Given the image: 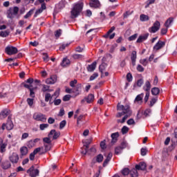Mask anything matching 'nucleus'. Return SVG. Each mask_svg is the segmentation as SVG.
<instances>
[{
  "mask_svg": "<svg viewBox=\"0 0 177 177\" xmlns=\"http://www.w3.org/2000/svg\"><path fill=\"white\" fill-rule=\"evenodd\" d=\"M60 136V133L59 131H56V130L53 129L48 133V138H53V140L57 139Z\"/></svg>",
  "mask_w": 177,
  "mask_h": 177,
  "instance_id": "nucleus-10",
  "label": "nucleus"
},
{
  "mask_svg": "<svg viewBox=\"0 0 177 177\" xmlns=\"http://www.w3.org/2000/svg\"><path fill=\"white\" fill-rule=\"evenodd\" d=\"M96 62H93L92 64L88 65V66L87 67V70L88 71H90L91 73H92V71H93L95 68H96Z\"/></svg>",
  "mask_w": 177,
  "mask_h": 177,
  "instance_id": "nucleus-26",
  "label": "nucleus"
},
{
  "mask_svg": "<svg viewBox=\"0 0 177 177\" xmlns=\"http://www.w3.org/2000/svg\"><path fill=\"white\" fill-rule=\"evenodd\" d=\"M112 157H113V153H109L108 154V156H106V158L105 159V160L103 162V167H106L107 165V164H109V162H110Z\"/></svg>",
  "mask_w": 177,
  "mask_h": 177,
  "instance_id": "nucleus-23",
  "label": "nucleus"
},
{
  "mask_svg": "<svg viewBox=\"0 0 177 177\" xmlns=\"http://www.w3.org/2000/svg\"><path fill=\"white\" fill-rule=\"evenodd\" d=\"M118 136H120V133L118 132L113 133L111 136V143H115L118 139Z\"/></svg>",
  "mask_w": 177,
  "mask_h": 177,
  "instance_id": "nucleus-22",
  "label": "nucleus"
},
{
  "mask_svg": "<svg viewBox=\"0 0 177 177\" xmlns=\"http://www.w3.org/2000/svg\"><path fill=\"white\" fill-rule=\"evenodd\" d=\"M165 46V42L162 41H158L156 45L153 46V52H157V50H160V49H162Z\"/></svg>",
  "mask_w": 177,
  "mask_h": 177,
  "instance_id": "nucleus-9",
  "label": "nucleus"
},
{
  "mask_svg": "<svg viewBox=\"0 0 177 177\" xmlns=\"http://www.w3.org/2000/svg\"><path fill=\"white\" fill-rule=\"evenodd\" d=\"M27 146H28V147H29V149H31V148L34 147V146H35V145L34 144V142L32 141V140H31L29 142H28Z\"/></svg>",
  "mask_w": 177,
  "mask_h": 177,
  "instance_id": "nucleus-54",
  "label": "nucleus"
},
{
  "mask_svg": "<svg viewBox=\"0 0 177 177\" xmlns=\"http://www.w3.org/2000/svg\"><path fill=\"white\" fill-rule=\"evenodd\" d=\"M27 174H28L30 177L39 176V170L34 168V166H32L29 169L27 170Z\"/></svg>",
  "mask_w": 177,
  "mask_h": 177,
  "instance_id": "nucleus-5",
  "label": "nucleus"
},
{
  "mask_svg": "<svg viewBox=\"0 0 177 177\" xmlns=\"http://www.w3.org/2000/svg\"><path fill=\"white\" fill-rule=\"evenodd\" d=\"M3 169H8L10 168V163L9 162H6L3 164Z\"/></svg>",
  "mask_w": 177,
  "mask_h": 177,
  "instance_id": "nucleus-49",
  "label": "nucleus"
},
{
  "mask_svg": "<svg viewBox=\"0 0 177 177\" xmlns=\"http://www.w3.org/2000/svg\"><path fill=\"white\" fill-rule=\"evenodd\" d=\"M133 77H132V74L131 73H127V80L129 82H131L132 80Z\"/></svg>",
  "mask_w": 177,
  "mask_h": 177,
  "instance_id": "nucleus-57",
  "label": "nucleus"
},
{
  "mask_svg": "<svg viewBox=\"0 0 177 177\" xmlns=\"http://www.w3.org/2000/svg\"><path fill=\"white\" fill-rule=\"evenodd\" d=\"M174 24V17H169L167 19L165 23V27L166 28H169L171 26Z\"/></svg>",
  "mask_w": 177,
  "mask_h": 177,
  "instance_id": "nucleus-18",
  "label": "nucleus"
},
{
  "mask_svg": "<svg viewBox=\"0 0 177 177\" xmlns=\"http://www.w3.org/2000/svg\"><path fill=\"white\" fill-rule=\"evenodd\" d=\"M107 67V64L105 63H102L100 66H99V70L100 73H104V71L106 70V68Z\"/></svg>",
  "mask_w": 177,
  "mask_h": 177,
  "instance_id": "nucleus-36",
  "label": "nucleus"
},
{
  "mask_svg": "<svg viewBox=\"0 0 177 177\" xmlns=\"http://www.w3.org/2000/svg\"><path fill=\"white\" fill-rule=\"evenodd\" d=\"M150 18L149 17V15H146L145 14H142L140 15V21H149Z\"/></svg>",
  "mask_w": 177,
  "mask_h": 177,
  "instance_id": "nucleus-25",
  "label": "nucleus"
},
{
  "mask_svg": "<svg viewBox=\"0 0 177 177\" xmlns=\"http://www.w3.org/2000/svg\"><path fill=\"white\" fill-rule=\"evenodd\" d=\"M117 110L119 111H122V112H119L116 114L117 118H120V117H122L124 114H129L131 115L132 112L131 111V109H129V105H122L121 103H118L117 105Z\"/></svg>",
  "mask_w": 177,
  "mask_h": 177,
  "instance_id": "nucleus-2",
  "label": "nucleus"
},
{
  "mask_svg": "<svg viewBox=\"0 0 177 177\" xmlns=\"http://www.w3.org/2000/svg\"><path fill=\"white\" fill-rule=\"evenodd\" d=\"M136 57H137L136 51H132L131 59V64L133 66H136Z\"/></svg>",
  "mask_w": 177,
  "mask_h": 177,
  "instance_id": "nucleus-20",
  "label": "nucleus"
},
{
  "mask_svg": "<svg viewBox=\"0 0 177 177\" xmlns=\"http://www.w3.org/2000/svg\"><path fill=\"white\" fill-rule=\"evenodd\" d=\"M21 156H26L28 153V149L26 147H22L20 149Z\"/></svg>",
  "mask_w": 177,
  "mask_h": 177,
  "instance_id": "nucleus-31",
  "label": "nucleus"
},
{
  "mask_svg": "<svg viewBox=\"0 0 177 177\" xmlns=\"http://www.w3.org/2000/svg\"><path fill=\"white\" fill-rule=\"evenodd\" d=\"M27 102H28V104L31 106H32V104H34V99L28 98L27 99Z\"/></svg>",
  "mask_w": 177,
  "mask_h": 177,
  "instance_id": "nucleus-59",
  "label": "nucleus"
},
{
  "mask_svg": "<svg viewBox=\"0 0 177 177\" xmlns=\"http://www.w3.org/2000/svg\"><path fill=\"white\" fill-rule=\"evenodd\" d=\"M138 38V33H136L131 36H130L128 39L129 41H135Z\"/></svg>",
  "mask_w": 177,
  "mask_h": 177,
  "instance_id": "nucleus-53",
  "label": "nucleus"
},
{
  "mask_svg": "<svg viewBox=\"0 0 177 177\" xmlns=\"http://www.w3.org/2000/svg\"><path fill=\"white\" fill-rule=\"evenodd\" d=\"M43 88H41L42 92H52V89H50V86L48 85L43 84Z\"/></svg>",
  "mask_w": 177,
  "mask_h": 177,
  "instance_id": "nucleus-35",
  "label": "nucleus"
},
{
  "mask_svg": "<svg viewBox=\"0 0 177 177\" xmlns=\"http://www.w3.org/2000/svg\"><path fill=\"white\" fill-rule=\"evenodd\" d=\"M129 131V128H128V127L127 126H124L122 128V133L123 135H125V133H128V131Z\"/></svg>",
  "mask_w": 177,
  "mask_h": 177,
  "instance_id": "nucleus-45",
  "label": "nucleus"
},
{
  "mask_svg": "<svg viewBox=\"0 0 177 177\" xmlns=\"http://www.w3.org/2000/svg\"><path fill=\"white\" fill-rule=\"evenodd\" d=\"M9 35V32L8 30L1 31L0 33V37H3V38L8 37Z\"/></svg>",
  "mask_w": 177,
  "mask_h": 177,
  "instance_id": "nucleus-46",
  "label": "nucleus"
},
{
  "mask_svg": "<svg viewBox=\"0 0 177 177\" xmlns=\"http://www.w3.org/2000/svg\"><path fill=\"white\" fill-rule=\"evenodd\" d=\"M81 84H79L75 87V96H78L80 93H81V88H82Z\"/></svg>",
  "mask_w": 177,
  "mask_h": 177,
  "instance_id": "nucleus-34",
  "label": "nucleus"
},
{
  "mask_svg": "<svg viewBox=\"0 0 177 177\" xmlns=\"http://www.w3.org/2000/svg\"><path fill=\"white\" fill-rule=\"evenodd\" d=\"M128 146V143L127 142H122L120 146V149L122 150H124V149H126V147Z\"/></svg>",
  "mask_w": 177,
  "mask_h": 177,
  "instance_id": "nucleus-55",
  "label": "nucleus"
},
{
  "mask_svg": "<svg viewBox=\"0 0 177 177\" xmlns=\"http://www.w3.org/2000/svg\"><path fill=\"white\" fill-rule=\"evenodd\" d=\"M46 9V4H45V3H43L41 4V8L36 10V12H35L34 17H37V16L38 15H41V13H42L44 12V10H45Z\"/></svg>",
  "mask_w": 177,
  "mask_h": 177,
  "instance_id": "nucleus-15",
  "label": "nucleus"
},
{
  "mask_svg": "<svg viewBox=\"0 0 177 177\" xmlns=\"http://www.w3.org/2000/svg\"><path fill=\"white\" fill-rule=\"evenodd\" d=\"M0 151L1 153H5L6 151V144H2V140L0 141Z\"/></svg>",
  "mask_w": 177,
  "mask_h": 177,
  "instance_id": "nucleus-32",
  "label": "nucleus"
},
{
  "mask_svg": "<svg viewBox=\"0 0 177 177\" xmlns=\"http://www.w3.org/2000/svg\"><path fill=\"white\" fill-rule=\"evenodd\" d=\"M66 124H67V122H66V120H62L59 123V129H63V128L66 127Z\"/></svg>",
  "mask_w": 177,
  "mask_h": 177,
  "instance_id": "nucleus-52",
  "label": "nucleus"
},
{
  "mask_svg": "<svg viewBox=\"0 0 177 177\" xmlns=\"http://www.w3.org/2000/svg\"><path fill=\"white\" fill-rule=\"evenodd\" d=\"M17 13H19V7L15 6L13 8H10L7 11V17L8 19H14L15 16H17Z\"/></svg>",
  "mask_w": 177,
  "mask_h": 177,
  "instance_id": "nucleus-3",
  "label": "nucleus"
},
{
  "mask_svg": "<svg viewBox=\"0 0 177 177\" xmlns=\"http://www.w3.org/2000/svg\"><path fill=\"white\" fill-rule=\"evenodd\" d=\"M96 161H97V162H102V161H103V155L99 154L96 157Z\"/></svg>",
  "mask_w": 177,
  "mask_h": 177,
  "instance_id": "nucleus-51",
  "label": "nucleus"
},
{
  "mask_svg": "<svg viewBox=\"0 0 177 177\" xmlns=\"http://www.w3.org/2000/svg\"><path fill=\"white\" fill-rule=\"evenodd\" d=\"M70 99H71V95H66L63 97L64 102H68V100H70Z\"/></svg>",
  "mask_w": 177,
  "mask_h": 177,
  "instance_id": "nucleus-63",
  "label": "nucleus"
},
{
  "mask_svg": "<svg viewBox=\"0 0 177 177\" xmlns=\"http://www.w3.org/2000/svg\"><path fill=\"white\" fill-rule=\"evenodd\" d=\"M5 52L9 56H12L13 55H16V53L19 52V50H17V48L15 46H8L5 49Z\"/></svg>",
  "mask_w": 177,
  "mask_h": 177,
  "instance_id": "nucleus-4",
  "label": "nucleus"
},
{
  "mask_svg": "<svg viewBox=\"0 0 177 177\" xmlns=\"http://www.w3.org/2000/svg\"><path fill=\"white\" fill-rule=\"evenodd\" d=\"M10 160L13 164L17 163V162L19 161V155H17V153H13L12 155L10 156Z\"/></svg>",
  "mask_w": 177,
  "mask_h": 177,
  "instance_id": "nucleus-16",
  "label": "nucleus"
},
{
  "mask_svg": "<svg viewBox=\"0 0 177 177\" xmlns=\"http://www.w3.org/2000/svg\"><path fill=\"white\" fill-rule=\"evenodd\" d=\"M82 9H84V3H77L73 5L71 10V19H76L80 15H81V12H82Z\"/></svg>",
  "mask_w": 177,
  "mask_h": 177,
  "instance_id": "nucleus-1",
  "label": "nucleus"
},
{
  "mask_svg": "<svg viewBox=\"0 0 177 177\" xmlns=\"http://www.w3.org/2000/svg\"><path fill=\"white\" fill-rule=\"evenodd\" d=\"M156 102H157V98H152L149 102L150 107H153Z\"/></svg>",
  "mask_w": 177,
  "mask_h": 177,
  "instance_id": "nucleus-50",
  "label": "nucleus"
},
{
  "mask_svg": "<svg viewBox=\"0 0 177 177\" xmlns=\"http://www.w3.org/2000/svg\"><path fill=\"white\" fill-rule=\"evenodd\" d=\"M32 13H34V9H31L28 12L26 13V15H24V19H28V17H31Z\"/></svg>",
  "mask_w": 177,
  "mask_h": 177,
  "instance_id": "nucleus-38",
  "label": "nucleus"
},
{
  "mask_svg": "<svg viewBox=\"0 0 177 177\" xmlns=\"http://www.w3.org/2000/svg\"><path fill=\"white\" fill-rule=\"evenodd\" d=\"M122 153V149L120 147L115 148V154L118 156V154H121Z\"/></svg>",
  "mask_w": 177,
  "mask_h": 177,
  "instance_id": "nucleus-44",
  "label": "nucleus"
},
{
  "mask_svg": "<svg viewBox=\"0 0 177 177\" xmlns=\"http://www.w3.org/2000/svg\"><path fill=\"white\" fill-rule=\"evenodd\" d=\"M51 139H52V138H50V137L48 136V137L44 138L43 139V141L44 142V143H46V145H48V144L52 143Z\"/></svg>",
  "mask_w": 177,
  "mask_h": 177,
  "instance_id": "nucleus-41",
  "label": "nucleus"
},
{
  "mask_svg": "<svg viewBox=\"0 0 177 177\" xmlns=\"http://www.w3.org/2000/svg\"><path fill=\"white\" fill-rule=\"evenodd\" d=\"M160 93V88L158 87H153L151 89V94L153 95V96H157Z\"/></svg>",
  "mask_w": 177,
  "mask_h": 177,
  "instance_id": "nucleus-30",
  "label": "nucleus"
},
{
  "mask_svg": "<svg viewBox=\"0 0 177 177\" xmlns=\"http://www.w3.org/2000/svg\"><path fill=\"white\" fill-rule=\"evenodd\" d=\"M82 120H84V115H81L77 119V124L80 125V124H81V121H82Z\"/></svg>",
  "mask_w": 177,
  "mask_h": 177,
  "instance_id": "nucleus-56",
  "label": "nucleus"
},
{
  "mask_svg": "<svg viewBox=\"0 0 177 177\" xmlns=\"http://www.w3.org/2000/svg\"><path fill=\"white\" fill-rule=\"evenodd\" d=\"M6 127V129L8 131H11V129H13V122H12V119L10 118V116L8 117V120L7 121V123L3 124L1 129L3 131H5V128Z\"/></svg>",
  "mask_w": 177,
  "mask_h": 177,
  "instance_id": "nucleus-6",
  "label": "nucleus"
},
{
  "mask_svg": "<svg viewBox=\"0 0 177 177\" xmlns=\"http://www.w3.org/2000/svg\"><path fill=\"white\" fill-rule=\"evenodd\" d=\"M44 147H45V151L44 153H46V151H49L52 147V144H44Z\"/></svg>",
  "mask_w": 177,
  "mask_h": 177,
  "instance_id": "nucleus-40",
  "label": "nucleus"
},
{
  "mask_svg": "<svg viewBox=\"0 0 177 177\" xmlns=\"http://www.w3.org/2000/svg\"><path fill=\"white\" fill-rule=\"evenodd\" d=\"M60 35H62V30H56L55 32V36L56 37V38H59V37H60Z\"/></svg>",
  "mask_w": 177,
  "mask_h": 177,
  "instance_id": "nucleus-61",
  "label": "nucleus"
},
{
  "mask_svg": "<svg viewBox=\"0 0 177 177\" xmlns=\"http://www.w3.org/2000/svg\"><path fill=\"white\" fill-rule=\"evenodd\" d=\"M149 38V33H145L144 35H140L136 41L138 44H140L143 42V41H146Z\"/></svg>",
  "mask_w": 177,
  "mask_h": 177,
  "instance_id": "nucleus-13",
  "label": "nucleus"
},
{
  "mask_svg": "<svg viewBox=\"0 0 177 177\" xmlns=\"http://www.w3.org/2000/svg\"><path fill=\"white\" fill-rule=\"evenodd\" d=\"M43 59L44 62H49V55H48V53H43Z\"/></svg>",
  "mask_w": 177,
  "mask_h": 177,
  "instance_id": "nucleus-58",
  "label": "nucleus"
},
{
  "mask_svg": "<svg viewBox=\"0 0 177 177\" xmlns=\"http://www.w3.org/2000/svg\"><path fill=\"white\" fill-rule=\"evenodd\" d=\"M49 127L48 124H41L39 125V128L41 131H45V129H46V128H48Z\"/></svg>",
  "mask_w": 177,
  "mask_h": 177,
  "instance_id": "nucleus-43",
  "label": "nucleus"
},
{
  "mask_svg": "<svg viewBox=\"0 0 177 177\" xmlns=\"http://www.w3.org/2000/svg\"><path fill=\"white\" fill-rule=\"evenodd\" d=\"M143 96H144V94L143 93H141L138 95H137V97H136L135 99V103H137V104H141L142 100H143Z\"/></svg>",
  "mask_w": 177,
  "mask_h": 177,
  "instance_id": "nucleus-21",
  "label": "nucleus"
},
{
  "mask_svg": "<svg viewBox=\"0 0 177 177\" xmlns=\"http://www.w3.org/2000/svg\"><path fill=\"white\" fill-rule=\"evenodd\" d=\"M56 81H57V77H56V75H53L46 80V84L52 85L53 84H56Z\"/></svg>",
  "mask_w": 177,
  "mask_h": 177,
  "instance_id": "nucleus-11",
  "label": "nucleus"
},
{
  "mask_svg": "<svg viewBox=\"0 0 177 177\" xmlns=\"http://www.w3.org/2000/svg\"><path fill=\"white\" fill-rule=\"evenodd\" d=\"M85 146V151H81V153H82V154H83V156H86V153H88V149H89V144H87V142H86V144L84 145Z\"/></svg>",
  "mask_w": 177,
  "mask_h": 177,
  "instance_id": "nucleus-39",
  "label": "nucleus"
},
{
  "mask_svg": "<svg viewBox=\"0 0 177 177\" xmlns=\"http://www.w3.org/2000/svg\"><path fill=\"white\" fill-rule=\"evenodd\" d=\"M143 80L142 79H140L138 80L136 85L137 86H139V88H140V86H142V85H143Z\"/></svg>",
  "mask_w": 177,
  "mask_h": 177,
  "instance_id": "nucleus-62",
  "label": "nucleus"
},
{
  "mask_svg": "<svg viewBox=\"0 0 177 177\" xmlns=\"http://www.w3.org/2000/svg\"><path fill=\"white\" fill-rule=\"evenodd\" d=\"M9 89V86H6V88H3V90H0V97L1 99H5L6 97V93Z\"/></svg>",
  "mask_w": 177,
  "mask_h": 177,
  "instance_id": "nucleus-17",
  "label": "nucleus"
},
{
  "mask_svg": "<svg viewBox=\"0 0 177 177\" xmlns=\"http://www.w3.org/2000/svg\"><path fill=\"white\" fill-rule=\"evenodd\" d=\"M130 175H131V177H138V176L139 174L138 173V169H136V167L132 169L130 171Z\"/></svg>",
  "mask_w": 177,
  "mask_h": 177,
  "instance_id": "nucleus-27",
  "label": "nucleus"
},
{
  "mask_svg": "<svg viewBox=\"0 0 177 177\" xmlns=\"http://www.w3.org/2000/svg\"><path fill=\"white\" fill-rule=\"evenodd\" d=\"M161 24H160V21H156L153 26L149 28V31L150 32H151L152 34H154L156 32H157V31H158V30H160V27Z\"/></svg>",
  "mask_w": 177,
  "mask_h": 177,
  "instance_id": "nucleus-8",
  "label": "nucleus"
},
{
  "mask_svg": "<svg viewBox=\"0 0 177 177\" xmlns=\"http://www.w3.org/2000/svg\"><path fill=\"white\" fill-rule=\"evenodd\" d=\"M44 147H38V148H36L34 151H33V153L34 154H37V153H39L41 152V154H44Z\"/></svg>",
  "mask_w": 177,
  "mask_h": 177,
  "instance_id": "nucleus-37",
  "label": "nucleus"
},
{
  "mask_svg": "<svg viewBox=\"0 0 177 177\" xmlns=\"http://www.w3.org/2000/svg\"><path fill=\"white\" fill-rule=\"evenodd\" d=\"M56 9H63L64 8V3L63 2H59L55 6Z\"/></svg>",
  "mask_w": 177,
  "mask_h": 177,
  "instance_id": "nucleus-47",
  "label": "nucleus"
},
{
  "mask_svg": "<svg viewBox=\"0 0 177 177\" xmlns=\"http://www.w3.org/2000/svg\"><path fill=\"white\" fill-rule=\"evenodd\" d=\"M140 63L142 64V66H147V59H143L140 60Z\"/></svg>",
  "mask_w": 177,
  "mask_h": 177,
  "instance_id": "nucleus-60",
  "label": "nucleus"
},
{
  "mask_svg": "<svg viewBox=\"0 0 177 177\" xmlns=\"http://www.w3.org/2000/svg\"><path fill=\"white\" fill-rule=\"evenodd\" d=\"M33 118L36 121H41V122H46V115L43 113H35L33 115Z\"/></svg>",
  "mask_w": 177,
  "mask_h": 177,
  "instance_id": "nucleus-7",
  "label": "nucleus"
},
{
  "mask_svg": "<svg viewBox=\"0 0 177 177\" xmlns=\"http://www.w3.org/2000/svg\"><path fill=\"white\" fill-rule=\"evenodd\" d=\"M146 162H141L138 165H136V169H138V171H145L146 170Z\"/></svg>",
  "mask_w": 177,
  "mask_h": 177,
  "instance_id": "nucleus-14",
  "label": "nucleus"
},
{
  "mask_svg": "<svg viewBox=\"0 0 177 177\" xmlns=\"http://www.w3.org/2000/svg\"><path fill=\"white\" fill-rule=\"evenodd\" d=\"M69 64H70V59L67 58H64V59L62 60V62L61 63V66H62V67H66L67 66H69Z\"/></svg>",
  "mask_w": 177,
  "mask_h": 177,
  "instance_id": "nucleus-29",
  "label": "nucleus"
},
{
  "mask_svg": "<svg viewBox=\"0 0 177 177\" xmlns=\"http://www.w3.org/2000/svg\"><path fill=\"white\" fill-rule=\"evenodd\" d=\"M72 57H73L76 60H82V59H84V56L81 54H74V55H73Z\"/></svg>",
  "mask_w": 177,
  "mask_h": 177,
  "instance_id": "nucleus-33",
  "label": "nucleus"
},
{
  "mask_svg": "<svg viewBox=\"0 0 177 177\" xmlns=\"http://www.w3.org/2000/svg\"><path fill=\"white\" fill-rule=\"evenodd\" d=\"M52 97H53V96L51 95L50 93H46L45 95V102H49Z\"/></svg>",
  "mask_w": 177,
  "mask_h": 177,
  "instance_id": "nucleus-48",
  "label": "nucleus"
},
{
  "mask_svg": "<svg viewBox=\"0 0 177 177\" xmlns=\"http://www.w3.org/2000/svg\"><path fill=\"white\" fill-rule=\"evenodd\" d=\"M147 154V149L142 148L141 149V156H146Z\"/></svg>",
  "mask_w": 177,
  "mask_h": 177,
  "instance_id": "nucleus-64",
  "label": "nucleus"
},
{
  "mask_svg": "<svg viewBox=\"0 0 177 177\" xmlns=\"http://www.w3.org/2000/svg\"><path fill=\"white\" fill-rule=\"evenodd\" d=\"M93 100H95V95L93 94H89L88 97H86V102H87V103H92Z\"/></svg>",
  "mask_w": 177,
  "mask_h": 177,
  "instance_id": "nucleus-28",
  "label": "nucleus"
},
{
  "mask_svg": "<svg viewBox=\"0 0 177 177\" xmlns=\"http://www.w3.org/2000/svg\"><path fill=\"white\" fill-rule=\"evenodd\" d=\"M122 174L124 176H127V175H129L130 171L129 169L128 168H124L122 170Z\"/></svg>",
  "mask_w": 177,
  "mask_h": 177,
  "instance_id": "nucleus-42",
  "label": "nucleus"
},
{
  "mask_svg": "<svg viewBox=\"0 0 177 177\" xmlns=\"http://www.w3.org/2000/svg\"><path fill=\"white\" fill-rule=\"evenodd\" d=\"M9 115V110L4 109L0 113V120H3V118H6Z\"/></svg>",
  "mask_w": 177,
  "mask_h": 177,
  "instance_id": "nucleus-19",
  "label": "nucleus"
},
{
  "mask_svg": "<svg viewBox=\"0 0 177 177\" xmlns=\"http://www.w3.org/2000/svg\"><path fill=\"white\" fill-rule=\"evenodd\" d=\"M89 6L91 8H95V9H97V8H100V1H99V0H91Z\"/></svg>",
  "mask_w": 177,
  "mask_h": 177,
  "instance_id": "nucleus-12",
  "label": "nucleus"
},
{
  "mask_svg": "<svg viewBox=\"0 0 177 177\" xmlns=\"http://www.w3.org/2000/svg\"><path fill=\"white\" fill-rule=\"evenodd\" d=\"M143 89L147 92H150V89H151V84H150V82L149 81L145 82V84L143 86Z\"/></svg>",
  "mask_w": 177,
  "mask_h": 177,
  "instance_id": "nucleus-24",
  "label": "nucleus"
}]
</instances>
